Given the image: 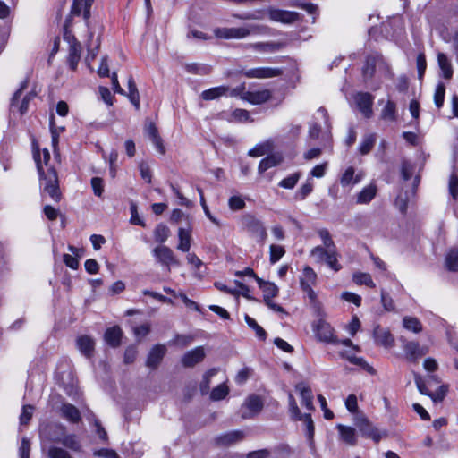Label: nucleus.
Masks as SVG:
<instances>
[{
  "instance_id": "23",
  "label": "nucleus",
  "mask_w": 458,
  "mask_h": 458,
  "mask_svg": "<svg viewBox=\"0 0 458 458\" xmlns=\"http://www.w3.org/2000/svg\"><path fill=\"white\" fill-rule=\"evenodd\" d=\"M296 390L299 391L302 404L308 410H313V394L311 389L303 383H300L295 386Z\"/></svg>"
},
{
  "instance_id": "17",
  "label": "nucleus",
  "mask_w": 458,
  "mask_h": 458,
  "mask_svg": "<svg viewBox=\"0 0 458 458\" xmlns=\"http://www.w3.org/2000/svg\"><path fill=\"white\" fill-rule=\"evenodd\" d=\"M340 439L348 445L353 446L357 445L358 437L354 428L338 424L336 426Z\"/></svg>"
},
{
  "instance_id": "45",
  "label": "nucleus",
  "mask_w": 458,
  "mask_h": 458,
  "mask_svg": "<svg viewBox=\"0 0 458 458\" xmlns=\"http://www.w3.org/2000/svg\"><path fill=\"white\" fill-rule=\"evenodd\" d=\"M229 393V389L225 384H220L216 387H215L211 394L210 398L213 401H219L224 399Z\"/></svg>"
},
{
  "instance_id": "59",
  "label": "nucleus",
  "mask_w": 458,
  "mask_h": 458,
  "mask_svg": "<svg viewBox=\"0 0 458 458\" xmlns=\"http://www.w3.org/2000/svg\"><path fill=\"white\" fill-rule=\"evenodd\" d=\"M341 298L344 300L345 301L353 303L357 307L360 306L361 304V297L356 293H351V292H344L341 294Z\"/></svg>"
},
{
  "instance_id": "62",
  "label": "nucleus",
  "mask_w": 458,
  "mask_h": 458,
  "mask_svg": "<svg viewBox=\"0 0 458 458\" xmlns=\"http://www.w3.org/2000/svg\"><path fill=\"white\" fill-rule=\"evenodd\" d=\"M413 174V166L407 161H403L401 168V174L404 181L411 178Z\"/></svg>"
},
{
  "instance_id": "41",
  "label": "nucleus",
  "mask_w": 458,
  "mask_h": 458,
  "mask_svg": "<svg viewBox=\"0 0 458 458\" xmlns=\"http://www.w3.org/2000/svg\"><path fill=\"white\" fill-rule=\"evenodd\" d=\"M187 72L193 74L206 75L210 72L211 68L206 64L197 63L188 64L185 65Z\"/></svg>"
},
{
  "instance_id": "14",
  "label": "nucleus",
  "mask_w": 458,
  "mask_h": 458,
  "mask_svg": "<svg viewBox=\"0 0 458 458\" xmlns=\"http://www.w3.org/2000/svg\"><path fill=\"white\" fill-rule=\"evenodd\" d=\"M267 13L270 20L283 23H292L298 16L296 13L274 8H269Z\"/></svg>"
},
{
  "instance_id": "47",
  "label": "nucleus",
  "mask_w": 458,
  "mask_h": 458,
  "mask_svg": "<svg viewBox=\"0 0 458 458\" xmlns=\"http://www.w3.org/2000/svg\"><path fill=\"white\" fill-rule=\"evenodd\" d=\"M283 44L278 42L258 43L254 47L262 52H276L282 48Z\"/></svg>"
},
{
  "instance_id": "22",
  "label": "nucleus",
  "mask_w": 458,
  "mask_h": 458,
  "mask_svg": "<svg viewBox=\"0 0 458 458\" xmlns=\"http://www.w3.org/2000/svg\"><path fill=\"white\" fill-rule=\"evenodd\" d=\"M122 329L118 326L107 328L105 333V341L112 347H117L121 344Z\"/></svg>"
},
{
  "instance_id": "53",
  "label": "nucleus",
  "mask_w": 458,
  "mask_h": 458,
  "mask_svg": "<svg viewBox=\"0 0 458 458\" xmlns=\"http://www.w3.org/2000/svg\"><path fill=\"white\" fill-rule=\"evenodd\" d=\"M47 456L48 458H72L66 450L55 446L48 449Z\"/></svg>"
},
{
  "instance_id": "28",
  "label": "nucleus",
  "mask_w": 458,
  "mask_h": 458,
  "mask_svg": "<svg viewBox=\"0 0 458 458\" xmlns=\"http://www.w3.org/2000/svg\"><path fill=\"white\" fill-rule=\"evenodd\" d=\"M61 411L62 415L71 422L77 423L81 420V413L79 410L72 404H63Z\"/></svg>"
},
{
  "instance_id": "20",
  "label": "nucleus",
  "mask_w": 458,
  "mask_h": 458,
  "mask_svg": "<svg viewBox=\"0 0 458 458\" xmlns=\"http://www.w3.org/2000/svg\"><path fill=\"white\" fill-rule=\"evenodd\" d=\"M403 350L407 359L412 361L417 360L428 352L427 349L420 348L419 343L413 341L406 342L403 344Z\"/></svg>"
},
{
  "instance_id": "8",
  "label": "nucleus",
  "mask_w": 458,
  "mask_h": 458,
  "mask_svg": "<svg viewBox=\"0 0 458 458\" xmlns=\"http://www.w3.org/2000/svg\"><path fill=\"white\" fill-rule=\"evenodd\" d=\"M64 39L69 43L68 64L71 70L75 71L81 60V46L72 35L64 34Z\"/></svg>"
},
{
  "instance_id": "48",
  "label": "nucleus",
  "mask_w": 458,
  "mask_h": 458,
  "mask_svg": "<svg viewBox=\"0 0 458 458\" xmlns=\"http://www.w3.org/2000/svg\"><path fill=\"white\" fill-rule=\"evenodd\" d=\"M445 87L444 83L439 82L435 89L434 102L437 108L442 107L445 99Z\"/></svg>"
},
{
  "instance_id": "33",
  "label": "nucleus",
  "mask_w": 458,
  "mask_h": 458,
  "mask_svg": "<svg viewBox=\"0 0 458 458\" xmlns=\"http://www.w3.org/2000/svg\"><path fill=\"white\" fill-rule=\"evenodd\" d=\"M179 244L177 249L188 252L191 248V233L189 230L180 228L178 231Z\"/></svg>"
},
{
  "instance_id": "11",
  "label": "nucleus",
  "mask_w": 458,
  "mask_h": 458,
  "mask_svg": "<svg viewBox=\"0 0 458 458\" xmlns=\"http://www.w3.org/2000/svg\"><path fill=\"white\" fill-rule=\"evenodd\" d=\"M247 78L267 79L282 74V70L272 67H258L242 72Z\"/></svg>"
},
{
  "instance_id": "64",
  "label": "nucleus",
  "mask_w": 458,
  "mask_h": 458,
  "mask_svg": "<svg viewBox=\"0 0 458 458\" xmlns=\"http://www.w3.org/2000/svg\"><path fill=\"white\" fill-rule=\"evenodd\" d=\"M30 441L23 437L21 439V446L19 449L21 458H30Z\"/></svg>"
},
{
  "instance_id": "24",
  "label": "nucleus",
  "mask_w": 458,
  "mask_h": 458,
  "mask_svg": "<svg viewBox=\"0 0 458 458\" xmlns=\"http://www.w3.org/2000/svg\"><path fill=\"white\" fill-rule=\"evenodd\" d=\"M415 195V187H412L410 191H406L404 193H400L395 201V207L399 209V211L403 214H405L408 208V203L411 199Z\"/></svg>"
},
{
  "instance_id": "15",
  "label": "nucleus",
  "mask_w": 458,
  "mask_h": 458,
  "mask_svg": "<svg viewBox=\"0 0 458 458\" xmlns=\"http://www.w3.org/2000/svg\"><path fill=\"white\" fill-rule=\"evenodd\" d=\"M166 352V347L163 344L155 345L149 352L146 365L149 368L156 369Z\"/></svg>"
},
{
  "instance_id": "37",
  "label": "nucleus",
  "mask_w": 458,
  "mask_h": 458,
  "mask_svg": "<svg viewBox=\"0 0 458 458\" xmlns=\"http://www.w3.org/2000/svg\"><path fill=\"white\" fill-rule=\"evenodd\" d=\"M375 142H376V134L374 133H371V134H369V135H366L360 147H359V151L361 155H366L368 154L373 148V146L375 145Z\"/></svg>"
},
{
  "instance_id": "43",
  "label": "nucleus",
  "mask_w": 458,
  "mask_h": 458,
  "mask_svg": "<svg viewBox=\"0 0 458 458\" xmlns=\"http://www.w3.org/2000/svg\"><path fill=\"white\" fill-rule=\"evenodd\" d=\"M317 275L313 269L307 267L303 269V276L301 278V286H310L316 283Z\"/></svg>"
},
{
  "instance_id": "61",
  "label": "nucleus",
  "mask_w": 458,
  "mask_h": 458,
  "mask_svg": "<svg viewBox=\"0 0 458 458\" xmlns=\"http://www.w3.org/2000/svg\"><path fill=\"white\" fill-rule=\"evenodd\" d=\"M91 186L94 194L98 197H100L104 191L103 180L99 177H93L91 179Z\"/></svg>"
},
{
  "instance_id": "18",
  "label": "nucleus",
  "mask_w": 458,
  "mask_h": 458,
  "mask_svg": "<svg viewBox=\"0 0 458 458\" xmlns=\"http://www.w3.org/2000/svg\"><path fill=\"white\" fill-rule=\"evenodd\" d=\"M154 255L163 264L166 266L179 265L177 259L174 257V253L171 249L166 246H158L154 249Z\"/></svg>"
},
{
  "instance_id": "21",
  "label": "nucleus",
  "mask_w": 458,
  "mask_h": 458,
  "mask_svg": "<svg viewBox=\"0 0 458 458\" xmlns=\"http://www.w3.org/2000/svg\"><path fill=\"white\" fill-rule=\"evenodd\" d=\"M77 347L86 357H90L94 352V340L89 335H81L76 340Z\"/></svg>"
},
{
  "instance_id": "29",
  "label": "nucleus",
  "mask_w": 458,
  "mask_h": 458,
  "mask_svg": "<svg viewBox=\"0 0 458 458\" xmlns=\"http://www.w3.org/2000/svg\"><path fill=\"white\" fill-rule=\"evenodd\" d=\"M396 113L397 111L395 103L388 100L381 111L380 118L388 122H395L397 119Z\"/></svg>"
},
{
  "instance_id": "3",
  "label": "nucleus",
  "mask_w": 458,
  "mask_h": 458,
  "mask_svg": "<svg viewBox=\"0 0 458 458\" xmlns=\"http://www.w3.org/2000/svg\"><path fill=\"white\" fill-rule=\"evenodd\" d=\"M260 26L250 25L242 28H216L214 34L218 38L224 39H241L248 37L251 33L258 32Z\"/></svg>"
},
{
  "instance_id": "31",
  "label": "nucleus",
  "mask_w": 458,
  "mask_h": 458,
  "mask_svg": "<svg viewBox=\"0 0 458 458\" xmlns=\"http://www.w3.org/2000/svg\"><path fill=\"white\" fill-rule=\"evenodd\" d=\"M282 160L283 158L280 155L268 156L259 162V172L262 174L267 169L279 165L282 162Z\"/></svg>"
},
{
  "instance_id": "60",
  "label": "nucleus",
  "mask_w": 458,
  "mask_h": 458,
  "mask_svg": "<svg viewBox=\"0 0 458 458\" xmlns=\"http://www.w3.org/2000/svg\"><path fill=\"white\" fill-rule=\"evenodd\" d=\"M414 381H415V384L417 386V388H418L419 392L421 394H425V395H428V396L431 395V393L428 390L427 386H426V382L422 378L421 376H420L418 374H415L414 375Z\"/></svg>"
},
{
  "instance_id": "54",
  "label": "nucleus",
  "mask_w": 458,
  "mask_h": 458,
  "mask_svg": "<svg viewBox=\"0 0 458 458\" xmlns=\"http://www.w3.org/2000/svg\"><path fill=\"white\" fill-rule=\"evenodd\" d=\"M353 283L358 285L369 286L372 284V279L369 274L367 273H356L353 275Z\"/></svg>"
},
{
  "instance_id": "57",
  "label": "nucleus",
  "mask_w": 458,
  "mask_h": 458,
  "mask_svg": "<svg viewBox=\"0 0 458 458\" xmlns=\"http://www.w3.org/2000/svg\"><path fill=\"white\" fill-rule=\"evenodd\" d=\"M449 193L454 199L458 198V176L453 173L449 178Z\"/></svg>"
},
{
  "instance_id": "34",
  "label": "nucleus",
  "mask_w": 458,
  "mask_h": 458,
  "mask_svg": "<svg viewBox=\"0 0 458 458\" xmlns=\"http://www.w3.org/2000/svg\"><path fill=\"white\" fill-rule=\"evenodd\" d=\"M128 89L129 94L128 97L131 102L134 105V106L139 109L140 108V95L135 84V81L131 76L128 79Z\"/></svg>"
},
{
  "instance_id": "32",
  "label": "nucleus",
  "mask_w": 458,
  "mask_h": 458,
  "mask_svg": "<svg viewBox=\"0 0 458 458\" xmlns=\"http://www.w3.org/2000/svg\"><path fill=\"white\" fill-rule=\"evenodd\" d=\"M354 168L350 166L348 167L345 172L343 174L340 182L342 186H347L350 184H356L360 182L362 178V174H356L354 175Z\"/></svg>"
},
{
  "instance_id": "25",
  "label": "nucleus",
  "mask_w": 458,
  "mask_h": 458,
  "mask_svg": "<svg viewBox=\"0 0 458 458\" xmlns=\"http://www.w3.org/2000/svg\"><path fill=\"white\" fill-rule=\"evenodd\" d=\"M377 191V186L375 184H369L362 189V191L357 195V203L358 204H368L376 196Z\"/></svg>"
},
{
  "instance_id": "1",
  "label": "nucleus",
  "mask_w": 458,
  "mask_h": 458,
  "mask_svg": "<svg viewBox=\"0 0 458 458\" xmlns=\"http://www.w3.org/2000/svg\"><path fill=\"white\" fill-rule=\"evenodd\" d=\"M43 154L46 169L43 167L39 151L34 150L33 152L37 169L42 182L41 184L43 186V194H48L54 201L58 202L61 199L58 176L55 168L47 165V163L50 160L49 151L45 148Z\"/></svg>"
},
{
  "instance_id": "6",
  "label": "nucleus",
  "mask_w": 458,
  "mask_h": 458,
  "mask_svg": "<svg viewBox=\"0 0 458 458\" xmlns=\"http://www.w3.org/2000/svg\"><path fill=\"white\" fill-rule=\"evenodd\" d=\"M354 424L363 437L371 438L376 443L381 440L382 435L378 429L364 416H357Z\"/></svg>"
},
{
  "instance_id": "44",
  "label": "nucleus",
  "mask_w": 458,
  "mask_h": 458,
  "mask_svg": "<svg viewBox=\"0 0 458 458\" xmlns=\"http://www.w3.org/2000/svg\"><path fill=\"white\" fill-rule=\"evenodd\" d=\"M318 234L319 235L324 248H330L331 250L336 249V246L330 235V233L327 229H319L318 231Z\"/></svg>"
},
{
  "instance_id": "58",
  "label": "nucleus",
  "mask_w": 458,
  "mask_h": 458,
  "mask_svg": "<svg viewBox=\"0 0 458 458\" xmlns=\"http://www.w3.org/2000/svg\"><path fill=\"white\" fill-rule=\"evenodd\" d=\"M427 68L426 56L424 53H420L417 56V69L419 79L421 80L424 76Z\"/></svg>"
},
{
  "instance_id": "19",
  "label": "nucleus",
  "mask_w": 458,
  "mask_h": 458,
  "mask_svg": "<svg viewBox=\"0 0 458 458\" xmlns=\"http://www.w3.org/2000/svg\"><path fill=\"white\" fill-rule=\"evenodd\" d=\"M235 276L239 278L235 280L236 286H246V284L250 283V280H255L260 286L264 284L263 280L257 276L251 268H245L242 271H237Z\"/></svg>"
},
{
  "instance_id": "40",
  "label": "nucleus",
  "mask_w": 458,
  "mask_h": 458,
  "mask_svg": "<svg viewBox=\"0 0 458 458\" xmlns=\"http://www.w3.org/2000/svg\"><path fill=\"white\" fill-rule=\"evenodd\" d=\"M301 176V172H295V173L290 174L289 176H287L286 178L283 179L278 183V185L284 189L292 190L295 187V185L297 184Z\"/></svg>"
},
{
  "instance_id": "7",
  "label": "nucleus",
  "mask_w": 458,
  "mask_h": 458,
  "mask_svg": "<svg viewBox=\"0 0 458 458\" xmlns=\"http://www.w3.org/2000/svg\"><path fill=\"white\" fill-rule=\"evenodd\" d=\"M263 402L260 397L251 395L246 399L240 409V415L242 419L251 418L261 411Z\"/></svg>"
},
{
  "instance_id": "35",
  "label": "nucleus",
  "mask_w": 458,
  "mask_h": 458,
  "mask_svg": "<svg viewBox=\"0 0 458 458\" xmlns=\"http://www.w3.org/2000/svg\"><path fill=\"white\" fill-rule=\"evenodd\" d=\"M376 69V58L373 56H368L366 58L365 64L362 68V75L365 81L369 80L373 77Z\"/></svg>"
},
{
  "instance_id": "13",
  "label": "nucleus",
  "mask_w": 458,
  "mask_h": 458,
  "mask_svg": "<svg viewBox=\"0 0 458 458\" xmlns=\"http://www.w3.org/2000/svg\"><path fill=\"white\" fill-rule=\"evenodd\" d=\"M205 357V351L202 346H198L187 352L182 358L183 367L191 368L202 361Z\"/></svg>"
},
{
  "instance_id": "52",
  "label": "nucleus",
  "mask_w": 458,
  "mask_h": 458,
  "mask_svg": "<svg viewBox=\"0 0 458 458\" xmlns=\"http://www.w3.org/2000/svg\"><path fill=\"white\" fill-rule=\"evenodd\" d=\"M270 250V262H277L285 253L283 246L272 244L269 248Z\"/></svg>"
},
{
  "instance_id": "50",
  "label": "nucleus",
  "mask_w": 458,
  "mask_h": 458,
  "mask_svg": "<svg viewBox=\"0 0 458 458\" xmlns=\"http://www.w3.org/2000/svg\"><path fill=\"white\" fill-rule=\"evenodd\" d=\"M216 372L217 370L216 369H212L206 372V374L203 376V379L199 386L200 392L203 395L208 393L210 378L214 377L216 374Z\"/></svg>"
},
{
  "instance_id": "16",
  "label": "nucleus",
  "mask_w": 458,
  "mask_h": 458,
  "mask_svg": "<svg viewBox=\"0 0 458 458\" xmlns=\"http://www.w3.org/2000/svg\"><path fill=\"white\" fill-rule=\"evenodd\" d=\"M94 0H73L71 13L76 16L82 13L84 20L88 21L90 17V8Z\"/></svg>"
},
{
  "instance_id": "56",
  "label": "nucleus",
  "mask_w": 458,
  "mask_h": 458,
  "mask_svg": "<svg viewBox=\"0 0 458 458\" xmlns=\"http://www.w3.org/2000/svg\"><path fill=\"white\" fill-rule=\"evenodd\" d=\"M228 206L231 210L238 211L245 207V201L240 196H232L228 200Z\"/></svg>"
},
{
  "instance_id": "12",
  "label": "nucleus",
  "mask_w": 458,
  "mask_h": 458,
  "mask_svg": "<svg viewBox=\"0 0 458 458\" xmlns=\"http://www.w3.org/2000/svg\"><path fill=\"white\" fill-rule=\"evenodd\" d=\"M271 98L272 92L269 89L246 91L242 96V99L253 105H261L267 102Z\"/></svg>"
},
{
  "instance_id": "49",
  "label": "nucleus",
  "mask_w": 458,
  "mask_h": 458,
  "mask_svg": "<svg viewBox=\"0 0 458 458\" xmlns=\"http://www.w3.org/2000/svg\"><path fill=\"white\" fill-rule=\"evenodd\" d=\"M244 318L248 326L255 331L256 335L264 340L266 338V331L249 315H245Z\"/></svg>"
},
{
  "instance_id": "2",
  "label": "nucleus",
  "mask_w": 458,
  "mask_h": 458,
  "mask_svg": "<svg viewBox=\"0 0 458 458\" xmlns=\"http://www.w3.org/2000/svg\"><path fill=\"white\" fill-rule=\"evenodd\" d=\"M310 256L318 263H326L331 269L338 271L341 266L338 263L336 249L324 248L317 246L310 250Z\"/></svg>"
},
{
  "instance_id": "63",
  "label": "nucleus",
  "mask_w": 458,
  "mask_h": 458,
  "mask_svg": "<svg viewBox=\"0 0 458 458\" xmlns=\"http://www.w3.org/2000/svg\"><path fill=\"white\" fill-rule=\"evenodd\" d=\"M233 117L238 122H248L250 120V113L245 109H235Z\"/></svg>"
},
{
  "instance_id": "38",
  "label": "nucleus",
  "mask_w": 458,
  "mask_h": 458,
  "mask_svg": "<svg viewBox=\"0 0 458 458\" xmlns=\"http://www.w3.org/2000/svg\"><path fill=\"white\" fill-rule=\"evenodd\" d=\"M445 265L451 271L458 270V248L449 250L445 257Z\"/></svg>"
},
{
  "instance_id": "5",
  "label": "nucleus",
  "mask_w": 458,
  "mask_h": 458,
  "mask_svg": "<svg viewBox=\"0 0 458 458\" xmlns=\"http://www.w3.org/2000/svg\"><path fill=\"white\" fill-rule=\"evenodd\" d=\"M289 411L291 417L294 420H301L304 422L309 437H312L314 434V424L310 414H301L298 408L297 403L292 394H288Z\"/></svg>"
},
{
  "instance_id": "46",
  "label": "nucleus",
  "mask_w": 458,
  "mask_h": 458,
  "mask_svg": "<svg viewBox=\"0 0 458 458\" xmlns=\"http://www.w3.org/2000/svg\"><path fill=\"white\" fill-rule=\"evenodd\" d=\"M374 334L376 340L381 344L385 346L392 344L393 337L388 331L376 329Z\"/></svg>"
},
{
  "instance_id": "9",
  "label": "nucleus",
  "mask_w": 458,
  "mask_h": 458,
  "mask_svg": "<svg viewBox=\"0 0 458 458\" xmlns=\"http://www.w3.org/2000/svg\"><path fill=\"white\" fill-rule=\"evenodd\" d=\"M313 331L316 337L320 341L327 344L335 343V338L334 330L331 326L324 319L320 318L313 324Z\"/></svg>"
},
{
  "instance_id": "39",
  "label": "nucleus",
  "mask_w": 458,
  "mask_h": 458,
  "mask_svg": "<svg viewBox=\"0 0 458 458\" xmlns=\"http://www.w3.org/2000/svg\"><path fill=\"white\" fill-rule=\"evenodd\" d=\"M61 444H63L65 447L75 451H81V444L75 435H67L64 436L62 439L59 440Z\"/></svg>"
},
{
  "instance_id": "4",
  "label": "nucleus",
  "mask_w": 458,
  "mask_h": 458,
  "mask_svg": "<svg viewBox=\"0 0 458 458\" xmlns=\"http://www.w3.org/2000/svg\"><path fill=\"white\" fill-rule=\"evenodd\" d=\"M243 229L247 231L251 237L256 238L258 242L263 243L267 237V230L262 222L252 215L247 214L242 218Z\"/></svg>"
},
{
  "instance_id": "26",
  "label": "nucleus",
  "mask_w": 458,
  "mask_h": 458,
  "mask_svg": "<svg viewBox=\"0 0 458 458\" xmlns=\"http://www.w3.org/2000/svg\"><path fill=\"white\" fill-rule=\"evenodd\" d=\"M437 63L442 71L443 77L446 80L451 79L453 76V67L447 55L444 53H438Z\"/></svg>"
},
{
  "instance_id": "51",
  "label": "nucleus",
  "mask_w": 458,
  "mask_h": 458,
  "mask_svg": "<svg viewBox=\"0 0 458 458\" xmlns=\"http://www.w3.org/2000/svg\"><path fill=\"white\" fill-rule=\"evenodd\" d=\"M157 242H165L170 234V230L165 225H158L154 232Z\"/></svg>"
},
{
  "instance_id": "30",
  "label": "nucleus",
  "mask_w": 458,
  "mask_h": 458,
  "mask_svg": "<svg viewBox=\"0 0 458 458\" xmlns=\"http://www.w3.org/2000/svg\"><path fill=\"white\" fill-rule=\"evenodd\" d=\"M229 91V87L227 86H219L208 89L207 90H204L201 93V97L205 100H213L216 99L221 96H225Z\"/></svg>"
},
{
  "instance_id": "42",
  "label": "nucleus",
  "mask_w": 458,
  "mask_h": 458,
  "mask_svg": "<svg viewBox=\"0 0 458 458\" xmlns=\"http://www.w3.org/2000/svg\"><path fill=\"white\" fill-rule=\"evenodd\" d=\"M314 184L311 180H307L304 184L295 193V199L303 200L305 199L313 191Z\"/></svg>"
},
{
  "instance_id": "27",
  "label": "nucleus",
  "mask_w": 458,
  "mask_h": 458,
  "mask_svg": "<svg viewBox=\"0 0 458 458\" xmlns=\"http://www.w3.org/2000/svg\"><path fill=\"white\" fill-rule=\"evenodd\" d=\"M244 438V433L240 430H234L220 436L217 442L223 445H228L239 442Z\"/></svg>"
},
{
  "instance_id": "36",
  "label": "nucleus",
  "mask_w": 458,
  "mask_h": 458,
  "mask_svg": "<svg viewBox=\"0 0 458 458\" xmlns=\"http://www.w3.org/2000/svg\"><path fill=\"white\" fill-rule=\"evenodd\" d=\"M403 326L405 329L412 331L413 333H420L422 330L421 323L418 318L413 317H404Z\"/></svg>"
},
{
  "instance_id": "55",
  "label": "nucleus",
  "mask_w": 458,
  "mask_h": 458,
  "mask_svg": "<svg viewBox=\"0 0 458 458\" xmlns=\"http://www.w3.org/2000/svg\"><path fill=\"white\" fill-rule=\"evenodd\" d=\"M34 407L32 405H24L22 411L20 415V423L21 425H27L30 420L33 414Z\"/></svg>"
},
{
  "instance_id": "10",
  "label": "nucleus",
  "mask_w": 458,
  "mask_h": 458,
  "mask_svg": "<svg viewBox=\"0 0 458 458\" xmlns=\"http://www.w3.org/2000/svg\"><path fill=\"white\" fill-rule=\"evenodd\" d=\"M354 101L360 111V113L366 118H370L373 114L372 105L374 97L368 92H359L354 96Z\"/></svg>"
}]
</instances>
